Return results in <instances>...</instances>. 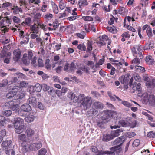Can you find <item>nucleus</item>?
Listing matches in <instances>:
<instances>
[{"label": "nucleus", "mask_w": 155, "mask_h": 155, "mask_svg": "<svg viewBox=\"0 0 155 155\" xmlns=\"http://www.w3.org/2000/svg\"><path fill=\"white\" fill-rule=\"evenodd\" d=\"M67 97L74 103H80V107L84 110L89 108L91 106L92 101L90 97H85L84 94H80L78 96L72 91L68 92Z\"/></svg>", "instance_id": "obj_1"}, {"label": "nucleus", "mask_w": 155, "mask_h": 155, "mask_svg": "<svg viewBox=\"0 0 155 155\" xmlns=\"http://www.w3.org/2000/svg\"><path fill=\"white\" fill-rule=\"evenodd\" d=\"M12 22V18L10 17L6 16L3 18L0 21V27L1 31L4 33L8 32L9 29L6 27L9 26Z\"/></svg>", "instance_id": "obj_2"}, {"label": "nucleus", "mask_w": 155, "mask_h": 155, "mask_svg": "<svg viewBox=\"0 0 155 155\" xmlns=\"http://www.w3.org/2000/svg\"><path fill=\"white\" fill-rule=\"evenodd\" d=\"M15 120V121L14 125L16 129L15 132L18 134L21 133L23 131L25 127L24 125V120L17 117Z\"/></svg>", "instance_id": "obj_3"}, {"label": "nucleus", "mask_w": 155, "mask_h": 155, "mask_svg": "<svg viewBox=\"0 0 155 155\" xmlns=\"http://www.w3.org/2000/svg\"><path fill=\"white\" fill-rule=\"evenodd\" d=\"M105 114H104L101 117V120H99L97 122V125L100 127H102L105 123L104 120L108 119L111 117H113L112 113L111 111L109 110H106L104 111Z\"/></svg>", "instance_id": "obj_4"}, {"label": "nucleus", "mask_w": 155, "mask_h": 155, "mask_svg": "<svg viewBox=\"0 0 155 155\" xmlns=\"http://www.w3.org/2000/svg\"><path fill=\"white\" fill-rule=\"evenodd\" d=\"M5 106L9 107L13 111L17 110L18 108V105L16 103V101L13 100L9 101L5 104Z\"/></svg>", "instance_id": "obj_5"}, {"label": "nucleus", "mask_w": 155, "mask_h": 155, "mask_svg": "<svg viewBox=\"0 0 155 155\" xmlns=\"http://www.w3.org/2000/svg\"><path fill=\"white\" fill-rule=\"evenodd\" d=\"M21 90V88L19 87H18L17 88H14L7 94L6 97L8 98L12 97L16 95L17 92Z\"/></svg>", "instance_id": "obj_6"}, {"label": "nucleus", "mask_w": 155, "mask_h": 155, "mask_svg": "<svg viewBox=\"0 0 155 155\" xmlns=\"http://www.w3.org/2000/svg\"><path fill=\"white\" fill-rule=\"evenodd\" d=\"M130 75L129 74H127L125 75H122L119 78V80L122 84H127L129 80Z\"/></svg>", "instance_id": "obj_7"}, {"label": "nucleus", "mask_w": 155, "mask_h": 155, "mask_svg": "<svg viewBox=\"0 0 155 155\" xmlns=\"http://www.w3.org/2000/svg\"><path fill=\"white\" fill-rule=\"evenodd\" d=\"M91 150L96 155H104V154L108 152L107 151H104L102 150H98L97 148L94 146H92Z\"/></svg>", "instance_id": "obj_8"}, {"label": "nucleus", "mask_w": 155, "mask_h": 155, "mask_svg": "<svg viewBox=\"0 0 155 155\" xmlns=\"http://www.w3.org/2000/svg\"><path fill=\"white\" fill-rule=\"evenodd\" d=\"M12 143V141L11 140L8 141V140H6L4 141L2 144V148L3 149L7 150H6V153H7L8 150L9 148L10 147V146L11 145Z\"/></svg>", "instance_id": "obj_9"}, {"label": "nucleus", "mask_w": 155, "mask_h": 155, "mask_svg": "<svg viewBox=\"0 0 155 155\" xmlns=\"http://www.w3.org/2000/svg\"><path fill=\"white\" fill-rule=\"evenodd\" d=\"M22 9L21 7H19L17 6H15V5H12V6L11 8V10L14 14H17L20 12H23Z\"/></svg>", "instance_id": "obj_10"}, {"label": "nucleus", "mask_w": 155, "mask_h": 155, "mask_svg": "<svg viewBox=\"0 0 155 155\" xmlns=\"http://www.w3.org/2000/svg\"><path fill=\"white\" fill-rule=\"evenodd\" d=\"M124 141V137L123 136H121L116 139L113 142V143L114 145H117V146H120L123 143Z\"/></svg>", "instance_id": "obj_11"}, {"label": "nucleus", "mask_w": 155, "mask_h": 155, "mask_svg": "<svg viewBox=\"0 0 155 155\" xmlns=\"http://www.w3.org/2000/svg\"><path fill=\"white\" fill-rule=\"evenodd\" d=\"M10 119L8 118H5L3 116H0V124L2 126H4L10 122Z\"/></svg>", "instance_id": "obj_12"}, {"label": "nucleus", "mask_w": 155, "mask_h": 155, "mask_svg": "<svg viewBox=\"0 0 155 155\" xmlns=\"http://www.w3.org/2000/svg\"><path fill=\"white\" fill-rule=\"evenodd\" d=\"M18 3L20 7L25 10H28L27 8L28 3L26 0H18Z\"/></svg>", "instance_id": "obj_13"}, {"label": "nucleus", "mask_w": 155, "mask_h": 155, "mask_svg": "<svg viewBox=\"0 0 155 155\" xmlns=\"http://www.w3.org/2000/svg\"><path fill=\"white\" fill-rule=\"evenodd\" d=\"M110 150H111L110 153H114L115 154V153L117 154L119 153L122 151V149L119 146H116L112 147L111 148Z\"/></svg>", "instance_id": "obj_14"}, {"label": "nucleus", "mask_w": 155, "mask_h": 155, "mask_svg": "<svg viewBox=\"0 0 155 155\" xmlns=\"http://www.w3.org/2000/svg\"><path fill=\"white\" fill-rule=\"evenodd\" d=\"M114 138L111 133L110 134H104L103 136L102 140L103 141L107 142L112 140Z\"/></svg>", "instance_id": "obj_15"}, {"label": "nucleus", "mask_w": 155, "mask_h": 155, "mask_svg": "<svg viewBox=\"0 0 155 155\" xmlns=\"http://www.w3.org/2000/svg\"><path fill=\"white\" fill-rule=\"evenodd\" d=\"M21 109L25 112H29L31 110V108L30 106L28 104L25 103L21 106Z\"/></svg>", "instance_id": "obj_16"}, {"label": "nucleus", "mask_w": 155, "mask_h": 155, "mask_svg": "<svg viewBox=\"0 0 155 155\" xmlns=\"http://www.w3.org/2000/svg\"><path fill=\"white\" fill-rule=\"evenodd\" d=\"M140 59H133L132 61V64L133 65H135V68L137 69L140 70L142 67L140 66H137L140 63Z\"/></svg>", "instance_id": "obj_17"}, {"label": "nucleus", "mask_w": 155, "mask_h": 155, "mask_svg": "<svg viewBox=\"0 0 155 155\" xmlns=\"http://www.w3.org/2000/svg\"><path fill=\"white\" fill-rule=\"evenodd\" d=\"M36 24L35 23L33 25H31L30 26V30L33 33L38 34L39 32V27L37 25L36 26Z\"/></svg>", "instance_id": "obj_18"}, {"label": "nucleus", "mask_w": 155, "mask_h": 155, "mask_svg": "<svg viewBox=\"0 0 155 155\" xmlns=\"http://www.w3.org/2000/svg\"><path fill=\"white\" fill-rule=\"evenodd\" d=\"M25 133L28 137H31L35 134V131L30 128H27L25 131Z\"/></svg>", "instance_id": "obj_19"}, {"label": "nucleus", "mask_w": 155, "mask_h": 155, "mask_svg": "<svg viewBox=\"0 0 155 155\" xmlns=\"http://www.w3.org/2000/svg\"><path fill=\"white\" fill-rule=\"evenodd\" d=\"M94 107L97 109L102 110L104 107L102 104L100 102H95L93 104Z\"/></svg>", "instance_id": "obj_20"}, {"label": "nucleus", "mask_w": 155, "mask_h": 155, "mask_svg": "<svg viewBox=\"0 0 155 155\" xmlns=\"http://www.w3.org/2000/svg\"><path fill=\"white\" fill-rule=\"evenodd\" d=\"M51 5L53 12L55 14H58L59 12V9L56 3L53 1H51Z\"/></svg>", "instance_id": "obj_21"}, {"label": "nucleus", "mask_w": 155, "mask_h": 155, "mask_svg": "<svg viewBox=\"0 0 155 155\" xmlns=\"http://www.w3.org/2000/svg\"><path fill=\"white\" fill-rule=\"evenodd\" d=\"M146 85L148 87H154L155 86V82L154 80L152 79L151 81L149 79H146Z\"/></svg>", "instance_id": "obj_22"}, {"label": "nucleus", "mask_w": 155, "mask_h": 155, "mask_svg": "<svg viewBox=\"0 0 155 155\" xmlns=\"http://www.w3.org/2000/svg\"><path fill=\"white\" fill-rule=\"evenodd\" d=\"M28 102L31 105H36L37 103L36 99L35 97L31 96L28 100Z\"/></svg>", "instance_id": "obj_23"}, {"label": "nucleus", "mask_w": 155, "mask_h": 155, "mask_svg": "<svg viewBox=\"0 0 155 155\" xmlns=\"http://www.w3.org/2000/svg\"><path fill=\"white\" fill-rule=\"evenodd\" d=\"M107 94L110 97L111 100L113 101H115L116 100V99L115 98L113 97V96H114L115 98L117 99L118 101H120L121 100L119 98L118 96H116L115 95H113L111 92L110 91H108Z\"/></svg>", "instance_id": "obj_24"}, {"label": "nucleus", "mask_w": 155, "mask_h": 155, "mask_svg": "<svg viewBox=\"0 0 155 155\" xmlns=\"http://www.w3.org/2000/svg\"><path fill=\"white\" fill-rule=\"evenodd\" d=\"M34 117V116L33 115L30 114L25 117V120L27 122H31L33 121Z\"/></svg>", "instance_id": "obj_25"}, {"label": "nucleus", "mask_w": 155, "mask_h": 155, "mask_svg": "<svg viewBox=\"0 0 155 155\" xmlns=\"http://www.w3.org/2000/svg\"><path fill=\"white\" fill-rule=\"evenodd\" d=\"M154 48V44L151 42H149L146 43L143 48L144 50L151 49Z\"/></svg>", "instance_id": "obj_26"}, {"label": "nucleus", "mask_w": 155, "mask_h": 155, "mask_svg": "<svg viewBox=\"0 0 155 155\" xmlns=\"http://www.w3.org/2000/svg\"><path fill=\"white\" fill-rule=\"evenodd\" d=\"M136 48H137V51L139 52L138 55L139 57L140 58H143L144 57L142 54V52L141 51H142V45H138L137 46H136Z\"/></svg>", "instance_id": "obj_27"}, {"label": "nucleus", "mask_w": 155, "mask_h": 155, "mask_svg": "<svg viewBox=\"0 0 155 155\" xmlns=\"http://www.w3.org/2000/svg\"><path fill=\"white\" fill-rule=\"evenodd\" d=\"M21 53V52L19 49L15 50L13 52L15 58H20Z\"/></svg>", "instance_id": "obj_28"}, {"label": "nucleus", "mask_w": 155, "mask_h": 155, "mask_svg": "<svg viewBox=\"0 0 155 155\" xmlns=\"http://www.w3.org/2000/svg\"><path fill=\"white\" fill-rule=\"evenodd\" d=\"M78 3L80 8H81L82 6L87 5H88V2L86 0H79Z\"/></svg>", "instance_id": "obj_29"}, {"label": "nucleus", "mask_w": 155, "mask_h": 155, "mask_svg": "<svg viewBox=\"0 0 155 155\" xmlns=\"http://www.w3.org/2000/svg\"><path fill=\"white\" fill-rule=\"evenodd\" d=\"M42 17V13L40 12H37L34 15V18L37 21V22L40 21V19Z\"/></svg>", "instance_id": "obj_30"}, {"label": "nucleus", "mask_w": 155, "mask_h": 155, "mask_svg": "<svg viewBox=\"0 0 155 155\" xmlns=\"http://www.w3.org/2000/svg\"><path fill=\"white\" fill-rule=\"evenodd\" d=\"M18 138L19 140L23 142H26L27 138L26 135L24 134H22L19 135Z\"/></svg>", "instance_id": "obj_31"}, {"label": "nucleus", "mask_w": 155, "mask_h": 155, "mask_svg": "<svg viewBox=\"0 0 155 155\" xmlns=\"http://www.w3.org/2000/svg\"><path fill=\"white\" fill-rule=\"evenodd\" d=\"M92 41H88L87 43V51L90 52L92 49Z\"/></svg>", "instance_id": "obj_32"}, {"label": "nucleus", "mask_w": 155, "mask_h": 155, "mask_svg": "<svg viewBox=\"0 0 155 155\" xmlns=\"http://www.w3.org/2000/svg\"><path fill=\"white\" fill-rule=\"evenodd\" d=\"M33 89L36 92H39L41 90V85L39 83H37L34 86Z\"/></svg>", "instance_id": "obj_33"}, {"label": "nucleus", "mask_w": 155, "mask_h": 155, "mask_svg": "<svg viewBox=\"0 0 155 155\" xmlns=\"http://www.w3.org/2000/svg\"><path fill=\"white\" fill-rule=\"evenodd\" d=\"M119 123L122 127H128L130 126V124L127 121L124 120H121L119 121Z\"/></svg>", "instance_id": "obj_34"}, {"label": "nucleus", "mask_w": 155, "mask_h": 155, "mask_svg": "<svg viewBox=\"0 0 155 155\" xmlns=\"http://www.w3.org/2000/svg\"><path fill=\"white\" fill-rule=\"evenodd\" d=\"M122 131L120 129H117L114 131H113L111 132L114 138L116 137H117L119 136L120 133L122 132Z\"/></svg>", "instance_id": "obj_35"}, {"label": "nucleus", "mask_w": 155, "mask_h": 155, "mask_svg": "<svg viewBox=\"0 0 155 155\" xmlns=\"http://www.w3.org/2000/svg\"><path fill=\"white\" fill-rule=\"evenodd\" d=\"M29 40V35H25V38L24 39L23 41H21L20 42L21 44H26L28 43Z\"/></svg>", "instance_id": "obj_36"}, {"label": "nucleus", "mask_w": 155, "mask_h": 155, "mask_svg": "<svg viewBox=\"0 0 155 155\" xmlns=\"http://www.w3.org/2000/svg\"><path fill=\"white\" fill-rule=\"evenodd\" d=\"M110 61L112 62V64L114 65L115 64L117 65L120 66L122 65V64L121 62H119L118 61L115 60L114 59H109Z\"/></svg>", "instance_id": "obj_37"}, {"label": "nucleus", "mask_w": 155, "mask_h": 155, "mask_svg": "<svg viewBox=\"0 0 155 155\" xmlns=\"http://www.w3.org/2000/svg\"><path fill=\"white\" fill-rule=\"evenodd\" d=\"M53 15L52 14L47 13L44 16V18L47 20H51L53 18Z\"/></svg>", "instance_id": "obj_38"}, {"label": "nucleus", "mask_w": 155, "mask_h": 155, "mask_svg": "<svg viewBox=\"0 0 155 155\" xmlns=\"http://www.w3.org/2000/svg\"><path fill=\"white\" fill-rule=\"evenodd\" d=\"M12 21H13L14 23L18 24L19 23L21 22V19H20L15 16H13L12 18Z\"/></svg>", "instance_id": "obj_39"}, {"label": "nucleus", "mask_w": 155, "mask_h": 155, "mask_svg": "<svg viewBox=\"0 0 155 155\" xmlns=\"http://www.w3.org/2000/svg\"><path fill=\"white\" fill-rule=\"evenodd\" d=\"M77 48L81 51H85L86 50V46L84 44H79L78 45Z\"/></svg>", "instance_id": "obj_40"}, {"label": "nucleus", "mask_w": 155, "mask_h": 155, "mask_svg": "<svg viewBox=\"0 0 155 155\" xmlns=\"http://www.w3.org/2000/svg\"><path fill=\"white\" fill-rule=\"evenodd\" d=\"M146 33L147 35L149 37H150L152 36V28L150 27H149L147 29Z\"/></svg>", "instance_id": "obj_41"}, {"label": "nucleus", "mask_w": 155, "mask_h": 155, "mask_svg": "<svg viewBox=\"0 0 155 155\" xmlns=\"http://www.w3.org/2000/svg\"><path fill=\"white\" fill-rule=\"evenodd\" d=\"M38 26L43 30L44 31H46L47 28V27L46 25H44L43 24H41L39 21H38L37 22Z\"/></svg>", "instance_id": "obj_42"}, {"label": "nucleus", "mask_w": 155, "mask_h": 155, "mask_svg": "<svg viewBox=\"0 0 155 155\" xmlns=\"http://www.w3.org/2000/svg\"><path fill=\"white\" fill-rule=\"evenodd\" d=\"M59 8L61 10L64 9L66 7V5L63 2L62 0H61L59 2Z\"/></svg>", "instance_id": "obj_43"}, {"label": "nucleus", "mask_w": 155, "mask_h": 155, "mask_svg": "<svg viewBox=\"0 0 155 155\" xmlns=\"http://www.w3.org/2000/svg\"><path fill=\"white\" fill-rule=\"evenodd\" d=\"M12 5L13 4L12 3L6 2L2 4V7L4 8L10 7L11 8L12 6Z\"/></svg>", "instance_id": "obj_44"}, {"label": "nucleus", "mask_w": 155, "mask_h": 155, "mask_svg": "<svg viewBox=\"0 0 155 155\" xmlns=\"http://www.w3.org/2000/svg\"><path fill=\"white\" fill-rule=\"evenodd\" d=\"M8 83V80L7 79H4L0 83V87H5L6 86Z\"/></svg>", "instance_id": "obj_45"}, {"label": "nucleus", "mask_w": 155, "mask_h": 155, "mask_svg": "<svg viewBox=\"0 0 155 155\" xmlns=\"http://www.w3.org/2000/svg\"><path fill=\"white\" fill-rule=\"evenodd\" d=\"M121 103L124 106L128 107H130L133 105V104H130L128 101H122Z\"/></svg>", "instance_id": "obj_46"}, {"label": "nucleus", "mask_w": 155, "mask_h": 155, "mask_svg": "<svg viewBox=\"0 0 155 155\" xmlns=\"http://www.w3.org/2000/svg\"><path fill=\"white\" fill-rule=\"evenodd\" d=\"M145 61L147 64L149 65L153 64L155 63L153 59H145Z\"/></svg>", "instance_id": "obj_47"}, {"label": "nucleus", "mask_w": 155, "mask_h": 155, "mask_svg": "<svg viewBox=\"0 0 155 155\" xmlns=\"http://www.w3.org/2000/svg\"><path fill=\"white\" fill-rule=\"evenodd\" d=\"M36 43H40L41 46H43V44L45 43L41 38L38 37L36 38Z\"/></svg>", "instance_id": "obj_48"}, {"label": "nucleus", "mask_w": 155, "mask_h": 155, "mask_svg": "<svg viewBox=\"0 0 155 155\" xmlns=\"http://www.w3.org/2000/svg\"><path fill=\"white\" fill-rule=\"evenodd\" d=\"M136 47H133L132 48L131 50L133 53L134 56L135 57V58H138L139 57L138 55V54L137 53L136 51Z\"/></svg>", "instance_id": "obj_49"}, {"label": "nucleus", "mask_w": 155, "mask_h": 155, "mask_svg": "<svg viewBox=\"0 0 155 155\" xmlns=\"http://www.w3.org/2000/svg\"><path fill=\"white\" fill-rule=\"evenodd\" d=\"M140 144V140L138 139L135 140L132 143V145L134 147H137Z\"/></svg>", "instance_id": "obj_50"}, {"label": "nucleus", "mask_w": 155, "mask_h": 155, "mask_svg": "<svg viewBox=\"0 0 155 155\" xmlns=\"http://www.w3.org/2000/svg\"><path fill=\"white\" fill-rule=\"evenodd\" d=\"M129 32L128 31L124 32L121 35V37L124 38H129L130 37V35L129 34Z\"/></svg>", "instance_id": "obj_51"}, {"label": "nucleus", "mask_w": 155, "mask_h": 155, "mask_svg": "<svg viewBox=\"0 0 155 155\" xmlns=\"http://www.w3.org/2000/svg\"><path fill=\"white\" fill-rule=\"evenodd\" d=\"M8 78L9 80V81L11 84L15 83L18 81V79L17 78L15 77Z\"/></svg>", "instance_id": "obj_52"}, {"label": "nucleus", "mask_w": 155, "mask_h": 155, "mask_svg": "<svg viewBox=\"0 0 155 155\" xmlns=\"http://www.w3.org/2000/svg\"><path fill=\"white\" fill-rule=\"evenodd\" d=\"M136 91L138 92V94L141 93L142 91L141 85V84L139 83H138L136 86Z\"/></svg>", "instance_id": "obj_53"}, {"label": "nucleus", "mask_w": 155, "mask_h": 155, "mask_svg": "<svg viewBox=\"0 0 155 155\" xmlns=\"http://www.w3.org/2000/svg\"><path fill=\"white\" fill-rule=\"evenodd\" d=\"M82 18L84 21H91L93 20V18L91 16H83Z\"/></svg>", "instance_id": "obj_54"}, {"label": "nucleus", "mask_w": 155, "mask_h": 155, "mask_svg": "<svg viewBox=\"0 0 155 155\" xmlns=\"http://www.w3.org/2000/svg\"><path fill=\"white\" fill-rule=\"evenodd\" d=\"M47 152V150L45 148H42L39 151L38 155H45Z\"/></svg>", "instance_id": "obj_55"}, {"label": "nucleus", "mask_w": 155, "mask_h": 155, "mask_svg": "<svg viewBox=\"0 0 155 155\" xmlns=\"http://www.w3.org/2000/svg\"><path fill=\"white\" fill-rule=\"evenodd\" d=\"M87 65L89 66H90L93 69H95L94 64L93 61H88L87 62Z\"/></svg>", "instance_id": "obj_56"}, {"label": "nucleus", "mask_w": 155, "mask_h": 155, "mask_svg": "<svg viewBox=\"0 0 155 155\" xmlns=\"http://www.w3.org/2000/svg\"><path fill=\"white\" fill-rule=\"evenodd\" d=\"M22 62L25 65H28L30 63V59H21Z\"/></svg>", "instance_id": "obj_57"}, {"label": "nucleus", "mask_w": 155, "mask_h": 155, "mask_svg": "<svg viewBox=\"0 0 155 155\" xmlns=\"http://www.w3.org/2000/svg\"><path fill=\"white\" fill-rule=\"evenodd\" d=\"M49 62L50 60L49 59H47L46 60L45 65L47 69L50 68H51V65L49 64Z\"/></svg>", "instance_id": "obj_58"}, {"label": "nucleus", "mask_w": 155, "mask_h": 155, "mask_svg": "<svg viewBox=\"0 0 155 155\" xmlns=\"http://www.w3.org/2000/svg\"><path fill=\"white\" fill-rule=\"evenodd\" d=\"M107 28L109 32L113 33H115L117 31V29L114 27L112 28L108 27Z\"/></svg>", "instance_id": "obj_59"}, {"label": "nucleus", "mask_w": 155, "mask_h": 155, "mask_svg": "<svg viewBox=\"0 0 155 155\" xmlns=\"http://www.w3.org/2000/svg\"><path fill=\"white\" fill-rule=\"evenodd\" d=\"M3 114L6 117H9L12 114V111L10 110H5L3 111Z\"/></svg>", "instance_id": "obj_60"}, {"label": "nucleus", "mask_w": 155, "mask_h": 155, "mask_svg": "<svg viewBox=\"0 0 155 155\" xmlns=\"http://www.w3.org/2000/svg\"><path fill=\"white\" fill-rule=\"evenodd\" d=\"M147 136L150 138L155 137V133L153 131H150L147 134Z\"/></svg>", "instance_id": "obj_61"}, {"label": "nucleus", "mask_w": 155, "mask_h": 155, "mask_svg": "<svg viewBox=\"0 0 155 155\" xmlns=\"http://www.w3.org/2000/svg\"><path fill=\"white\" fill-rule=\"evenodd\" d=\"M19 91L17 93H18L17 95V97H16V98L17 99H22L25 96L24 94L20 92Z\"/></svg>", "instance_id": "obj_62"}, {"label": "nucleus", "mask_w": 155, "mask_h": 155, "mask_svg": "<svg viewBox=\"0 0 155 155\" xmlns=\"http://www.w3.org/2000/svg\"><path fill=\"white\" fill-rule=\"evenodd\" d=\"M91 94L95 97H101V94L98 92L92 91Z\"/></svg>", "instance_id": "obj_63"}, {"label": "nucleus", "mask_w": 155, "mask_h": 155, "mask_svg": "<svg viewBox=\"0 0 155 155\" xmlns=\"http://www.w3.org/2000/svg\"><path fill=\"white\" fill-rule=\"evenodd\" d=\"M76 67L74 63L72 62L69 66V70L70 71L72 72L74 71Z\"/></svg>", "instance_id": "obj_64"}]
</instances>
